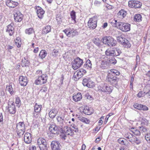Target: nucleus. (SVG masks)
I'll list each match as a JSON object with an SVG mask.
<instances>
[{
	"label": "nucleus",
	"instance_id": "17",
	"mask_svg": "<svg viewBox=\"0 0 150 150\" xmlns=\"http://www.w3.org/2000/svg\"><path fill=\"white\" fill-rule=\"evenodd\" d=\"M37 10V13L38 17L40 19L42 18L44 16L45 11L40 7L37 6L35 7Z\"/></svg>",
	"mask_w": 150,
	"mask_h": 150
},
{
	"label": "nucleus",
	"instance_id": "22",
	"mask_svg": "<svg viewBox=\"0 0 150 150\" xmlns=\"http://www.w3.org/2000/svg\"><path fill=\"white\" fill-rule=\"evenodd\" d=\"M59 142L55 141L52 142L51 146L52 150H60Z\"/></svg>",
	"mask_w": 150,
	"mask_h": 150
},
{
	"label": "nucleus",
	"instance_id": "25",
	"mask_svg": "<svg viewBox=\"0 0 150 150\" xmlns=\"http://www.w3.org/2000/svg\"><path fill=\"white\" fill-rule=\"evenodd\" d=\"M24 142L26 143L29 144L31 141L32 139L31 138V134L30 133H26L24 136Z\"/></svg>",
	"mask_w": 150,
	"mask_h": 150
},
{
	"label": "nucleus",
	"instance_id": "9",
	"mask_svg": "<svg viewBox=\"0 0 150 150\" xmlns=\"http://www.w3.org/2000/svg\"><path fill=\"white\" fill-rule=\"evenodd\" d=\"M86 73V71L83 69L76 71L74 74L73 79L77 81Z\"/></svg>",
	"mask_w": 150,
	"mask_h": 150
},
{
	"label": "nucleus",
	"instance_id": "8",
	"mask_svg": "<svg viewBox=\"0 0 150 150\" xmlns=\"http://www.w3.org/2000/svg\"><path fill=\"white\" fill-rule=\"evenodd\" d=\"M72 67L74 70L79 68L83 64V60L79 57H77L72 62Z\"/></svg>",
	"mask_w": 150,
	"mask_h": 150
},
{
	"label": "nucleus",
	"instance_id": "27",
	"mask_svg": "<svg viewBox=\"0 0 150 150\" xmlns=\"http://www.w3.org/2000/svg\"><path fill=\"white\" fill-rule=\"evenodd\" d=\"M14 28L12 23L9 25L7 27L6 32L8 33L10 35H12L13 33Z\"/></svg>",
	"mask_w": 150,
	"mask_h": 150
},
{
	"label": "nucleus",
	"instance_id": "61",
	"mask_svg": "<svg viewBox=\"0 0 150 150\" xmlns=\"http://www.w3.org/2000/svg\"><path fill=\"white\" fill-rule=\"evenodd\" d=\"M118 141L119 143L121 144H124V140L122 139H119L118 140Z\"/></svg>",
	"mask_w": 150,
	"mask_h": 150
},
{
	"label": "nucleus",
	"instance_id": "24",
	"mask_svg": "<svg viewBox=\"0 0 150 150\" xmlns=\"http://www.w3.org/2000/svg\"><path fill=\"white\" fill-rule=\"evenodd\" d=\"M100 89L102 91L108 93L111 92L112 89L110 86L107 85V84H104L100 88Z\"/></svg>",
	"mask_w": 150,
	"mask_h": 150
},
{
	"label": "nucleus",
	"instance_id": "56",
	"mask_svg": "<svg viewBox=\"0 0 150 150\" xmlns=\"http://www.w3.org/2000/svg\"><path fill=\"white\" fill-rule=\"evenodd\" d=\"M93 42L97 46H99L100 45V41L98 38L95 39L93 40Z\"/></svg>",
	"mask_w": 150,
	"mask_h": 150
},
{
	"label": "nucleus",
	"instance_id": "44",
	"mask_svg": "<svg viewBox=\"0 0 150 150\" xmlns=\"http://www.w3.org/2000/svg\"><path fill=\"white\" fill-rule=\"evenodd\" d=\"M78 34V33L76 30L73 29L70 31V37L72 36L73 37Z\"/></svg>",
	"mask_w": 150,
	"mask_h": 150
},
{
	"label": "nucleus",
	"instance_id": "35",
	"mask_svg": "<svg viewBox=\"0 0 150 150\" xmlns=\"http://www.w3.org/2000/svg\"><path fill=\"white\" fill-rule=\"evenodd\" d=\"M15 42L16 46L18 47H19L21 46V42L20 38L18 37L15 40Z\"/></svg>",
	"mask_w": 150,
	"mask_h": 150
},
{
	"label": "nucleus",
	"instance_id": "63",
	"mask_svg": "<svg viewBox=\"0 0 150 150\" xmlns=\"http://www.w3.org/2000/svg\"><path fill=\"white\" fill-rule=\"evenodd\" d=\"M3 117L2 113H0V122H3Z\"/></svg>",
	"mask_w": 150,
	"mask_h": 150
},
{
	"label": "nucleus",
	"instance_id": "48",
	"mask_svg": "<svg viewBox=\"0 0 150 150\" xmlns=\"http://www.w3.org/2000/svg\"><path fill=\"white\" fill-rule=\"evenodd\" d=\"M16 103L17 105L16 106L18 107H19L20 106L21 102L19 97H17L16 98Z\"/></svg>",
	"mask_w": 150,
	"mask_h": 150
},
{
	"label": "nucleus",
	"instance_id": "16",
	"mask_svg": "<svg viewBox=\"0 0 150 150\" xmlns=\"http://www.w3.org/2000/svg\"><path fill=\"white\" fill-rule=\"evenodd\" d=\"M15 21L16 22H20L23 19V16L20 12L17 11L14 14Z\"/></svg>",
	"mask_w": 150,
	"mask_h": 150
},
{
	"label": "nucleus",
	"instance_id": "31",
	"mask_svg": "<svg viewBox=\"0 0 150 150\" xmlns=\"http://www.w3.org/2000/svg\"><path fill=\"white\" fill-rule=\"evenodd\" d=\"M83 67L89 70L91 69L92 64L90 60L88 59L86 61V63L84 65Z\"/></svg>",
	"mask_w": 150,
	"mask_h": 150
},
{
	"label": "nucleus",
	"instance_id": "26",
	"mask_svg": "<svg viewBox=\"0 0 150 150\" xmlns=\"http://www.w3.org/2000/svg\"><path fill=\"white\" fill-rule=\"evenodd\" d=\"M58 112L57 109H53L50 110L49 113V115L51 118H54L55 117Z\"/></svg>",
	"mask_w": 150,
	"mask_h": 150
},
{
	"label": "nucleus",
	"instance_id": "10",
	"mask_svg": "<svg viewBox=\"0 0 150 150\" xmlns=\"http://www.w3.org/2000/svg\"><path fill=\"white\" fill-rule=\"evenodd\" d=\"M97 17L94 16L90 18L88 23V27L91 29H94L97 26Z\"/></svg>",
	"mask_w": 150,
	"mask_h": 150
},
{
	"label": "nucleus",
	"instance_id": "50",
	"mask_svg": "<svg viewBox=\"0 0 150 150\" xmlns=\"http://www.w3.org/2000/svg\"><path fill=\"white\" fill-rule=\"evenodd\" d=\"M140 128V130L143 134H145L147 132V129L145 127L141 126Z\"/></svg>",
	"mask_w": 150,
	"mask_h": 150
},
{
	"label": "nucleus",
	"instance_id": "58",
	"mask_svg": "<svg viewBox=\"0 0 150 150\" xmlns=\"http://www.w3.org/2000/svg\"><path fill=\"white\" fill-rule=\"evenodd\" d=\"M145 138L147 141H150V131H149L146 134Z\"/></svg>",
	"mask_w": 150,
	"mask_h": 150
},
{
	"label": "nucleus",
	"instance_id": "54",
	"mask_svg": "<svg viewBox=\"0 0 150 150\" xmlns=\"http://www.w3.org/2000/svg\"><path fill=\"white\" fill-rule=\"evenodd\" d=\"M145 94V91H140L137 95V96L139 98H140L144 96Z\"/></svg>",
	"mask_w": 150,
	"mask_h": 150
},
{
	"label": "nucleus",
	"instance_id": "45",
	"mask_svg": "<svg viewBox=\"0 0 150 150\" xmlns=\"http://www.w3.org/2000/svg\"><path fill=\"white\" fill-rule=\"evenodd\" d=\"M132 130L131 131L136 135H139L141 134L140 132L138 129H136L134 128L132 129Z\"/></svg>",
	"mask_w": 150,
	"mask_h": 150
},
{
	"label": "nucleus",
	"instance_id": "2",
	"mask_svg": "<svg viewBox=\"0 0 150 150\" xmlns=\"http://www.w3.org/2000/svg\"><path fill=\"white\" fill-rule=\"evenodd\" d=\"M124 136L125 138L133 144H139L141 142L140 140L138 138L130 132H125Z\"/></svg>",
	"mask_w": 150,
	"mask_h": 150
},
{
	"label": "nucleus",
	"instance_id": "46",
	"mask_svg": "<svg viewBox=\"0 0 150 150\" xmlns=\"http://www.w3.org/2000/svg\"><path fill=\"white\" fill-rule=\"evenodd\" d=\"M39 147L40 150H47V144L41 145Z\"/></svg>",
	"mask_w": 150,
	"mask_h": 150
},
{
	"label": "nucleus",
	"instance_id": "21",
	"mask_svg": "<svg viewBox=\"0 0 150 150\" xmlns=\"http://www.w3.org/2000/svg\"><path fill=\"white\" fill-rule=\"evenodd\" d=\"M8 110L9 112L12 114H14L16 112V108L13 103L8 104Z\"/></svg>",
	"mask_w": 150,
	"mask_h": 150
},
{
	"label": "nucleus",
	"instance_id": "33",
	"mask_svg": "<svg viewBox=\"0 0 150 150\" xmlns=\"http://www.w3.org/2000/svg\"><path fill=\"white\" fill-rule=\"evenodd\" d=\"M51 30V27L50 25L46 26L43 28L42 33L44 34H47L50 32Z\"/></svg>",
	"mask_w": 150,
	"mask_h": 150
},
{
	"label": "nucleus",
	"instance_id": "11",
	"mask_svg": "<svg viewBox=\"0 0 150 150\" xmlns=\"http://www.w3.org/2000/svg\"><path fill=\"white\" fill-rule=\"evenodd\" d=\"M47 79V76L46 74H43L39 76L35 81L36 85H41L46 83Z\"/></svg>",
	"mask_w": 150,
	"mask_h": 150
},
{
	"label": "nucleus",
	"instance_id": "19",
	"mask_svg": "<svg viewBox=\"0 0 150 150\" xmlns=\"http://www.w3.org/2000/svg\"><path fill=\"white\" fill-rule=\"evenodd\" d=\"M133 106L135 108L139 110H147L148 109V108L146 106L137 103H135Z\"/></svg>",
	"mask_w": 150,
	"mask_h": 150
},
{
	"label": "nucleus",
	"instance_id": "13",
	"mask_svg": "<svg viewBox=\"0 0 150 150\" xmlns=\"http://www.w3.org/2000/svg\"><path fill=\"white\" fill-rule=\"evenodd\" d=\"M108 58V57H106L105 55L102 56L101 58L102 62L100 66L103 69H107L109 67Z\"/></svg>",
	"mask_w": 150,
	"mask_h": 150
},
{
	"label": "nucleus",
	"instance_id": "49",
	"mask_svg": "<svg viewBox=\"0 0 150 150\" xmlns=\"http://www.w3.org/2000/svg\"><path fill=\"white\" fill-rule=\"evenodd\" d=\"M58 50L56 49H54L53 50L52 53V55L54 57H56L57 56L58 54Z\"/></svg>",
	"mask_w": 150,
	"mask_h": 150
},
{
	"label": "nucleus",
	"instance_id": "23",
	"mask_svg": "<svg viewBox=\"0 0 150 150\" xmlns=\"http://www.w3.org/2000/svg\"><path fill=\"white\" fill-rule=\"evenodd\" d=\"M19 81L21 86H25L28 83L27 78L25 76H21L19 78Z\"/></svg>",
	"mask_w": 150,
	"mask_h": 150
},
{
	"label": "nucleus",
	"instance_id": "32",
	"mask_svg": "<svg viewBox=\"0 0 150 150\" xmlns=\"http://www.w3.org/2000/svg\"><path fill=\"white\" fill-rule=\"evenodd\" d=\"M37 144L38 146H40L41 145L47 144L45 139L42 138H39L37 141Z\"/></svg>",
	"mask_w": 150,
	"mask_h": 150
},
{
	"label": "nucleus",
	"instance_id": "53",
	"mask_svg": "<svg viewBox=\"0 0 150 150\" xmlns=\"http://www.w3.org/2000/svg\"><path fill=\"white\" fill-rule=\"evenodd\" d=\"M40 112L34 111L33 114V117L35 118H38L39 117Z\"/></svg>",
	"mask_w": 150,
	"mask_h": 150
},
{
	"label": "nucleus",
	"instance_id": "42",
	"mask_svg": "<svg viewBox=\"0 0 150 150\" xmlns=\"http://www.w3.org/2000/svg\"><path fill=\"white\" fill-rule=\"evenodd\" d=\"M41 108V105H37V103H36L35 105L34 111L40 112Z\"/></svg>",
	"mask_w": 150,
	"mask_h": 150
},
{
	"label": "nucleus",
	"instance_id": "39",
	"mask_svg": "<svg viewBox=\"0 0 150 150\" xmlns=\"http://www.w3.org/2000/svg\"><path fill=\"white\" fill-rule=\"evenodd\" d=\"M47 55V52L46 51L43 50L41 51L39 56L42 59H43Z\"/></svg>",
	"mask_w": 150,
	"mask_h": 150
},
{
	"label": "nucleus",
	"instance_id": "51",
	"mask_svg": "<svg viewBox=\"0 0 150 150\" xmlns=\"http://www.w3.org/2000/svg\"><path fill=\"white\" fill-rule=\"evenodd\" d=\"M71 18L72 20L75 21L76 19V13L74 11H72L70 13Z\"/></svg>",
	"mask_w": 150,
	"mask_h": 150
},
{
	"label": "nucleus",
	"instance_id": "7",
	"mask_svg": "<svg viewBox=\"0 0 150 150\" xmlns=\"http://www.w3.org/2000/svg\"><path fill=\"white\" fill-rule=\"evenodd\" d=\"M102 42L105 44H107L109 46H113L115 45L116 41L111 37H105L103 38Z\"/></svg>",
	"mask_w": 150,
	"mask_h": 150
},
{
	"label": "nucleus",
	"instance_id": "14",
	"mask_svg": "<svg viewBox=\"0 0 150 150\" xmlns=\"http://www.w3.org/2000/svg\"><path fill=\"white\" fill-rule=\"evenodd\" d=\"M82 83L84 86H86L90 88H92L95 86L94 83L89 78L83 79Z\"/></svg>",
	"mask_w": 150,
	"mask_h": 150
},
{
	"label": "nucleus",
	"instance_id": "64",
	"mask_svg": "<svg viewBox=\"0 0 150 150\" xmlns=\"http://www.w3.org/2000/svg\"><path fill=\"white\" fill-rule=\"evenodd\" d=\"M100 3V2L98 1H95L94 2V4L96 5L97 6Z\"/></svg>",
	"mask_w": 150,
	"mask_h": 150
},
{
	"label": "nucleus",
	"instance_id": "20",
	"mask_svg": "<svg viewBox=\"0 0 150 150\" xmlns=\"http://www.w3.org/2000/svg\"><path fill=\"white\" fill-rule=\"evenodd\" d=\"M57 125L60 126V128H63V126L64 125V122H65V119L64 118L60 116H58L57 118Z\"/></svg>",
	"mask_w": 150,
	"mask_h": 150
},
{
	"label": "nucleus",
	"instance_id": "59",
	"mask_svg": "<svg viewBox=\"0 0 150 150\" xmlns=\"http://www.w3.org/2000/svg\"><path fill=\"white\" fill-rule=\"evenodd\" d=\"M71 127L72 128V130H73V132L74 131L75 132H76L78 131V128L76 126L74 125H71Z\"/></svg>",
	"mask_w": 150,
	"mask_h": 150
},
{
	"label": "nucleus",
	"instance_id": "30",
	"mask_svg": "<svg viewBox=\"0 0 150 150\" xmlns=\"http://www.w3.org/2000/svg\"><path fill=\"white\" fill-rule=\"evenodd\" d=\"M144 91L145 94L148 96H150V85L148 84L144 88Z\"/></svg>",
	"mask_w": 150,
	"mask_h": 150
},
{
	"label": "nucleus",
	"instance_id": "62",
	"mask_svg": "<svg viewBox=\"0 0 150 150\" xmlns=\"http://www.w3.org/2000/svg\"><path fill=\"white\" fill-rule=\"evenodd\" d=\"M36 74L38 75V76L41 75H43L42 74V71L41 70L37 71L36 72Z\"/></svg>",
	"mask_w": 150,
	"mask_h": 150
},
{
	"label": "nucleus",
	"instance_id": "38",
	"mask_svg": "<svg viewBox=\"0 0 150 150\" xmlns=\"http://www.w3.org/2000/svg\"><path fill=\"white\" fill-rule=\"evenodd\" d=\"M25 32L27 34L30 35L34 33V30L32 28H29L26 29L25 30Z\"/></svg>",
	"mask_w": 150,
	"mask_h": 150
},
{
	"label": "nucleus",
	"instance_id": "41",
	"mask_svg": "<svg viewBox=\"0 0 150 150\" xmlns=\"http://www.w3.org/2000/svg\"><path fill=\"white\" fill-rule=\"evenodd\" d=\"M29 64V62L25 59L22 60L21 65L22 67L28 66Z\"/></svg>",
	"mask_w": 150,
	"mask_h": 150
},
{
	"label": "nucleus",
	"instance_id": "18",
	"mask_svg": "<svg viewBox=\"0 0 150 150\" xmlns=\"http://www.w3.org/2000/svg\"><path fill=\"white\" fill-rule=\"evenodd\" d=\"M6 5L10 8H15L18 5V2L11 0H6Z\"/></svg>",
	"mask_w": 150,
	"mask_h": 150
},
{
	"label": "nucleus",
	"instance_id": "12",
	"mask_svg": "<svg viewBox=\"0 0 150 150\" xmlns=\"http://www.w3.org/2000/svg\"><path fill=\"white\" fill-rule=\"evenodd\" d=\"M60 128V126L59 125L57 126L55 125H50L49 127V130L50 132L53 134H58L59 132H63V128Z\"/></svg>",
	"mask_w": 150,
	"mask_h": 150
},
{
	"label": "nucleus",
	"instance_id": "57",
	"mask_svg": "<svg viewBox=\"0 0 150 150\" xmlns=\"http://www.w3.org/2000/svg\"><path fill=\"white\" fill-rule=\"evenodd\" d=\"M47 90V88L46 86L45 85H44L40 91V92L41 93H46Z\"/></svg>",
	"mask_w": 150,
	"mask_h": 150
},
{
	"label": "nucleus",
	"instance_id": "28",
	"mask_svg": "<svg viewBox=\"0 0 150 150\" xmlns=\"http://www.w3.org/2000/svg\"><path fill=\"white\" fill-rule=\"evenodd\" d=\"M127 14V12L126 11L123 9H121L117 13V17L119 18H124Z\"/></svg>",
	"mask_w": 150,
	"mask_h": 150
},
{
	"label": "nucleus",
	"instance_id": "6",
	"mask_svg": "<svg viewBox=\"0 0 150 150\" xmlns=\"http://www.w3.org/2000/svg\"><path fill=\"white\" fill-rule=\"evenodd\" d=\"M25 130V125L23 122H20L16 125L17 134L20 136L23 134Z\"/></svg>",
	"mask_w": 150,
	"mask_h": 150
},
{
	"label": "nucleus",
	"instance_id": "43",
	"mask_svg": "<svg viewBox=\"0 0 150 150\" xmlns=\"http://www.w3.org/2000/svg\"><path fill=\"white\" fill-rule=\"evenodd\" d=\"M117 39L118 42H120L122 44L123 43H124V41L126 40L125 38L121 36L117 37Z\"/></svg>",
	"mask_w": 150,
	"mask_h": 150
},
{
	"label": "nucleus",
	"instance_id": "1",
	"mask_svg": "<svg viewBox=\"0 0 150 150\" xmlns=\"http://www.w3.org/2000/svg\"><path fill=\"white\" fill-rule=\"evenodd\" d=\"M120 72L117 70L115 69H111L108 71L106 78L107 81L110 84L113 86H117L119 80L115 76H118L120 75Z\"/></svg>",
	"mask_w": 150,
	"mask_h": 150
},
{
	"label": "nucleus",
	"instance_id": "55",
	"mask_svg": "<svg viewBox=\"0 0 150 150\" xmlns=\"http://www.w3.org/2000/svg\"><path fill=\"white\" fill-rule=\"evenodd\" d=\"M108 62L110 64H115L117 62L116 60L114 58H112L111 59H110L109 60H108Z\"/></svg>",
	"mask_w": 150,
	"mask_h": 150
},
{
	"label": "nucleus",
	"instance_id": "60",
	"mask_svg": "<svg viewBox=\"0 0 150 150\" xmlns=\"http://www.w3.org/2000/svg\"><path fill=\"white\" fill-rule=\"evenodd\" d=\"M63 32H64V33H65V34H66V35L69 37H70V31L68 30V29H65L64 30Z\"/></svg>",
	"mask_w": 150,
	"mask_h": 150
},
{
	"label": "nucleus",
	"instance_id": "40",
	"mask_svg": "<svg viewBox=\"0 0 150 150\" xmlns=\"http://www.w3.org/2000/svg\"><path fill=\"white\" fill-rule=\"evenodd\" d=\"M142 17L140 14H136L134 16V20L137 22H139L142 21Z\"/></svg>",
	"mask_w": 150,
	"mask_h": 150
},
{
	"label": "nucleus",
	"instance_id": "5",
	"mask_svg": "<svg viewBox=\"0 0 150 150\" xmlns=\"http://www.w3.org/2000/svg\"><path fill=\"white\" fill-rule=\"evenodd\" d=\"M120 51L117 48L108 49L105 51L106 55L107 56H117L121 53Z\"/></svg>",
	"mask_w": 150,
	"mask_h": 150
},
{
	"label": "nucleus",
	"instance_id": "3",
	"mask_svg": "<svg viewBox=\"0 0 150 150\" xmlns=\"http://www.w3.org/2000/svg\"><path fill=\"white\" fill-rule=\"evenodd\" d=\"M114 27H117V28L124 32L129 31L130 29V24L120 22L116 23Z\"/></svg>",
	"mask_w": 150,
	"mask_h": 150
},
{
	"label": "nucleus",
	"instance_id": "34",
	"mask_svg": "<svg viewBox=\"0 0 150 150\" xmlns=\"http://www.w3.org/2000/svg\"><path fill=\"white\" fill-rule=\"evenodd\" d=\"M78 118L80 120L84 122V123L89 124L90 122V120L83 117L79 116Z\"/></svg>",
	"mask_w": 150,
	"mask_h": 150
},
{
	"label": "nucleus",
	"instance_id": "52",
	"mask_svg": "<svg viewBox=\"0 0 150 150\" xmlns=\"http://www.w3.org/2000/svg\"><path fill=\"white\" fill-rule=\"evenodd\" d=\"M148 123V120L145 119H143L141 122V125L142 126H144L145 125H147Z\"/></svg>",
	"mask_w": 150,
	"mask_h": 150
},
{
	"label": "nucleus",
	"instance_id": "29",
	"mask_svg": "<svg viewBox=\"0 0 150 150\" xmlns=\"http://www.w3.org/2000/svg\"><path fill=\"white\" fill-rule=\"evenodd\" d=\"M74 100L75 102L80 101L82 98L81 94L78 93L73 97Z\"/></svg>",
	"mask_w": 150,
	"mask_h": 150
},
{
	"label": "nucleus",
	"instance_id": "47",
	"mask_svg": "<svg viewBox=\"0 0 150 150\" xmlns=\"http://www.w3.org/2000/svg\"><path fill=\"white\" fill-rule=\"evenodd\" d=\"M124 43H123L122 45L126 47H130L131 46L129 42L126 39L125 41H124Z\"/></svg>",
	"mask_w": 150,
	"mask_h": 150
},
{
	"label": "nucleus",
	"instance_id": "36",
	"mask_svg": "<svg viewBox=\"0 0 150 150\" xmlns=\"http://www.w3.org/2000/svg\"><path fill=\"white\" fill-rule=\"evenodd\" d=\"M6 89L7 91H8L11 95L14 94V91L13 90V89L11 85L7 86Z\"/></svg>",
	"mask_w": 150,
	"mask_h": 150
},
{
	"label": "nucleus",
	"instance_id": "15",
	"mask_svg": "<svg viewBox=\"0 0 150 150\" xmlns=\"http://www.w3.org/2000/svg\"><path fill=\"white\" fill-rule=\"evenodd\" d=\"M129 6L131 8H139L142 6V3L138 1H130L128 2Z\"/></svg>",
	"mask_w": 150,
	"mask_h": 150
},
{
	"label": "nucleus",
	"instance_id": "37",
	"mask_svg": "<svg viewBox=\"0 0 150 150\" xmlns=\"http://www.w3.org/2000/svg\"><path fill=\"white\" fill-rule=\"evenodd\" d=\"M83 112L87 115H91L92 113V112L90 110L89 107H86L83 110Z\"/></svg>",
	"mask_w": 150,
	"mask_h": 150
},
{
	"label": "nucleus",
	"instance_id": "4",
	"mask_svg": "<svg viewBox=\"0 0 150 150\" xmlns=\"http://www.w3.org/2000/svg\"><path fill=\"white\" fill-rule=\"evenodd\" d=\"M74 134L73 130L71 127L65 126L63 129V132H61L60 135V138L63 140H65L66 139V135L71 136Z\"/></svg>",
	"mask_w": 150,
	"mask_h": 150
}]
</instances>
